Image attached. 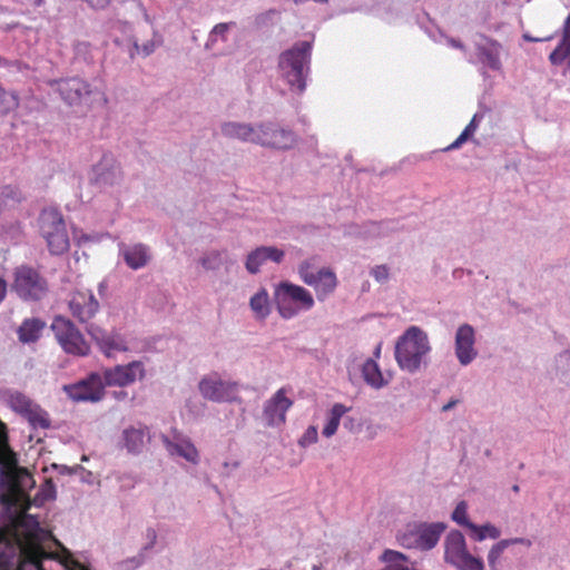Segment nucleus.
<instances>
[{"label": "nucleus", "instance_id": "56", "mask_svg": "<svg viewBox=\"0 0 570 570\" xmlns=\"http://www.w3.org/2000/svg\"><path fill=\"white\" fill-rule=\"evenodd\" d=\"M85 2H87L92 9H96V10H99V9H105L110 0H83Z\"/></svg>", "mask_w": 570, "mask_h": 570}, {"label": "nucleus", "instance_id": "11", "mask_svg": "<svg viewBox=\"0 0 570 570\" xmlns=\"http://www.w3.org/2000/svg\"><path fill=\"white\" fill-rule=\"evenodd\" d=\"M124 174L119 163L112 154H104L101 159L92 166L89 181L99 189H108L122 181Z\"/></svg>", "mask_w": 570, "mask_h": 570}, {"label": "nucleus", "instance_id": "28", "mask_svg": "<svg viewBox=\"0 0 570 570\" xmlns=\"http://www.w3.org/2000/svg\"><path fill=\"white\" fill-rule=\"evenodd\" d=\"M549 60L553 66H561L567 61L568 67H570V14L564 21L562 39L550 53Z\"/></svg>", "mask_w": 570, "mask_h": 570}, {"label": "nucleus", "instance_id": "32", "mask_svg": "<svg viewBox=\"0 0 570 570\" xmlns=\"http://www.w3.org/2000/svg\"><path fill=\"white\" fill-rule=\"evenodd\" d=\"M347 412V407L341 403H336L332 406L328 415V420L323 428L322 434L326 438L333 436L340 425L342 416Z\"/></svg>", "mask_w": 570, "mask_h": 570}, {"label": "nucleus", "instance_id": "6", "mask_svg": "<svg viewBox=\"0 0 570 570\" xmlns=\"http://www.w3.org/2000/svg\"><path fill=\"white\" fill-rule=\"evenodd\" d=\"M39 229L52 255L65 254L70 246L66 224L57 209H43L39 216Z\"/></svg>", "mask_w": 570, "mask_h": 570}, {"label": "nucleus", "instance_id": "44", "mask_svg": "<svg viewBox=\"0 0 570 570\" xmlns=\"http://www.w3.org/2000/svg\"><path fill=\"white\" fill-rule=\"evenodd\" d=\"M199 263L206 271H217L223 264L222 253L218 250H212L205 254L199 259Z\"/></svg>", "mask_w": 570, "mask_h": 570}, {"label": "nucleus", "instance_id": "25", "mask_svg": "<svg viewBox=\"0 0 570 570\" xmlns=\"http://www.w3.org/2000/svg\"><path fill=\"white\" fill-rule=\"evenodd\" d=\"M122 444L128 453L140 454L150 440L149 429L145 425L129 426L122 431Z\"/></svg>", "mask_w": 570, "mask_h": 570}, {"label": "nucleus", "instance_id": "52", "mask_svg": "<svg viewBox=\"0 0 570 570\" xmlns=\"http://www.w3.org/2000/svg\"><path fill=\"white\" fill-rule=\"evenodd\" d=\"M23 518V523L26 527L31 528L33 530L40 529V521L37 515L26 512H20Z\"/></svg>", "mask_w": 570, "mask_h": 570}, {"label": "nucleus", "instance_id": "23", "mask_svg": "<svg viewBox=\"0 0 570 570\" xmlns=\"http://www.w3.org/2000/svg\"><path fill=\"white\" fill-rule=\"evenodd\" d=\"M484 42L476 43V57L478 60L493 71H499L502 68L500 55L502 46L494 39L483 37Z\"/></svg>", "mask_w": 570, "mask_h": 570}, {"label": "nucleus", "instance_id": "4", "mask_svg": "<svg viewBox=\"0 0 570 570\" xmlns=\"http://www.w3.org/2000/svg\"><path fill=\"white\" fill-rule=\"evenodd\" d=\"M446 528L444 522H413L400 531L396 539L405 549L430 551L436 547Z\"/></svg>", "mask_w": 570, "mask_h": 570}, {"label": "nucleus", "instance_id": "31", "mask_svg": "<svg viewBox=\"0 0 570 570\" xmlns=\"http://www.w3.org/2000/svg\"><path fill=\"white\" fill-rule=\"evenodd\" d=\"M249 306L256 318L265 320L271 314V303L267 291L261 288L254 294L249 299Z\"/></svg>", "mask_w": 570, "mask_h": 570}, {"label": "nucleus", "instance_id": "26", "mask_svg": "<svg viewBox=\"0 0 570 570\" xmlns=\"http://www.w3.org/2000/svg\"><path fill=\"white\" fill-rule=\"evenodd\" d=\"M220 132L229 139H238L243 142H250L255 135V124L225 121L220 126Z\"/></svg>", "mask_w": 570, "mask_h": 570}, {"label": "nucleus", "instance_id": "21", "mask_svg": "<svg viewBox=\"0 0 570 570\" xmlns=\"http://www.w3.org/2000/svg\"><path fill=\"white\" fill-rule=\"evenodd\" d=\"M119 254L126 265L134 271L146 267L153 258L150 247L142 243L130 245L121 243L119 244Z\"/></svg>", "mask_w": 570, "mask_h": 570}, {"label": "nucleus", "instance_id": "47", "mask_svg": "<svg viewBox=\"0 0 570 570\" xmlns=\"http://www.w3.org/2000/svg\"><path fill=\"white\" fill-rule=\"evenodd\" d=\"M155 43L154 41H147L141 47L138 45L137 41L132 42V48L129 51L130 58H134L136 53L141 52L145 57L151 55L155 51Z\"/></svg>", "mask_w": 570, "mask_h": 570}, {"label": "nucleus", "instance_id": "18", "mask_svg": "<svg viewBox=\"0 0 570 570\" xmlns=\"http://www.w3.org/2000/svg\"><path fill=\"white\" fill-rule=\"evenodd\" d=\"M86 331L107 357H110L112 352L128 350L125 338L117 332H107L92 323L86 327Z\"/></svg>", "mask_w": 570, "mask_h": 570}, {"label": "nucleus", "instance_id": "20", "mask_svg": "<svg viewBox=\"0 0 570 570\" xmlns=\"http://www.w3.org/2000/svg\"><path fill=\"white\" fill-rule=\"evenodd\" d=\"M285 257V252L275 246H259L248 253L245 267L249 274H257L267 262L281 264Z\"/></svg>", "mask_w": 570, "mask_h": 570}, {"label": "nucleus", "instance_id": "29", "mask_svg": "<svg viewBox=\"0 0 570 570\" xmlns=\"http://www.w3.org/2000/svg\"><path fill=\"white\" fill-rule=\"evenodd\" d=\"M45 326L46 323L40 318H26L17 331L19 341L23 344L38 341Z\"/></svg>", "mask_w": 570, "mask_h": 570}, {"label": "nucleus", "instance_id": "37", "mask_svg": "<svg viewBox=\"0 0 570 570\" xmlns=\"http://www.w3.org/2000/svg\"><path fill=\"white\" fill-rule=\"evenodd\" d=\"M235 22H222L217 23L208 35V39L205 43V49L210 50L214 48L215 43L220 39L222 41H227V35L232 27H235Z\"/></svg>", "mask_w": 570, "mask_h": 570}, {"label": "nucleus", "instance_id": "54", "mask_svg": "<svg viewBox=\"0 0 570 570\" xmlns=\"http://www.w3.org/2000/svg\"><path fill=\"white\" fill-rule=\"evenodd\" d=\"M238 466H239V462L238 461H234V462L225 461L223 463V470L220 472V476L222 478H229L232 475L233 471L238 469Z\"/></svg>", "mask_w": 570, "mask_h": 570}, {"label": "nucleus", "instance_id": "1", "mask_svg": "<svg viewBox=\"0 0 570 570\" xmlns=\"http://www.w3.org/2000/svg\"><path fill=\"white\" fill-rule=\"evenodd\" d=\"M36 481L28 469L18 464L16 454L10 451V458L4 465H0V503L7 510L16 512L29 511L32 507L41 508L49 501H55L57 490L51 479L40 485L33 498L30 491Z\"/></svg>", "mask_w": 570, "mask_h": 570}, {"label": "nucleus", "instance_id": "30", "mask_svg": "<svg viewBox=\"0 0 570 570\" xmlns=\"http://www.w3.org/2000/svg\"><path fill=\"white\" fill-rule=\"evenodd\" d=\"M362 376L367 385L375 390H380L387 385V381L383 377L382 371L374 358H367L362 365Z\"/></svg>", "mask_w": 570, "mask_h": 570}, {"label": "nucleus", "instance_id": "48", "mask_svg": "<svg viewBox=\"0 0 570 570\" xmlns=\"http://www.w3.org/2000/svg\"><path fill=\"white\" fill-rule=\"evenodd\" d=\"M381 560L386 562V563H390L392 566V564L397 563L400 561H407V557L404 553H402V552L386 549L383 552V554L381 557Z\"/></svg>", "mask_w": 570, "mask_h": 570}, {"label": "nucleus", "instance_id": "41", "mask_svg": "<svg viewBox=\"0 0 570 570\" xmlns=\"http://www.w3.org/2000/svg\"><path fill=\"white\" fill-rule=\"evenodd\" d=\"M147 560V553L141 549L139 552L130 558H127L116 564V570H136L141 567Z\"/></svg>", "mask_w": 570, "mask_h": 570}, {"label": "nucleus", "instance_id": "27", "mask_svg": "<svg viewBox=\"0 0 570 570\" xmlns=\"http://www.w3.org/2000/svg\"><path fill=\"white\" fill-rule=\"evenodd\" d=\"M465 551H468V547L463 533L459 530H451L444 539V561L450 563Z\"/></svg>", "mask_w": 570, "mask_h": 570}, {"label": "nucleus", "instance_id": "2", "mask_svg": "<svg viewBox=\"0 0 570 570\" xmlns=\"http://www.w3.org/2000/svg\"><path fill=\"white\" fill-rule=\"evenodd\" d=\"M430 352L428 334L417 326H411L397 338L394 356L402 371L414 374L428 365Z\"/></svg>", "mask_w": 570, "mask_h": 570}, {"label": "nucleus", "instance_id": "35", "mask_svg": "<svg viewBox=\"0 0 570 570\" xmlns=\"http://www.w3.org/2000/svg\"><path fill=\"white\" fill-rule=\"evenodd\" d=\"M469 530L471 531V539L478 542H481L487 538L495 540L501 537V530L491 523H485L482 525L473 523L470 524Z\"/></svg>", "mask_w": 570, "mask_h": 570}, {"label": "nucleus", "instance_id": "36", "mask_svg": "<svg viewBox=\"0 0 570 570\" xmlns=\"http://www.w3.org/2000/svg\"><path fill=\"white\" fill-rule=\"evenodd\" d=\"M60 564L63 567V570H89L85 564L75 559L71 552L61 547V551L55 557ZM37 570H46L41 564L37 566Z\"/></svg>", "mask_w": 570, "mask_h": 570}, {"label": "nucleus", "instance_id": "34", "mask_svg": "<svg viewBox=\"0 0 570 570\" xmlns=\"http://www.w3.org/2000/svg\"><path fill=\"white\" fill-rule=\"evenodd\" d=\"M449 564L456 570H484L483 560L472 556L469 550L453 559Z\"/></svg>", "mask_w": 570, "mask_h": 570}, {"label": "nucleus", "instance_id": "60", "mask_svg": "<svg viewBox=\"0 0 570 570\" xmlns=\"http://www.w3.org/2000/svg\"><path fill=\"white\" fill-rule=\"evenodd\" d=\"M448 43L455 49L465 50V46L459 39L448 38Z\"/></svg>", "mask_w": 570, "mask_h": 570}, {"label": "nucleus", "instance_id": "14", "mask_svg": "<svg viewBox=\"0 0 570 570\" xmlns=\"http://www.w3.org/2000/svg\"><path fill=\"white\" fill-rule=\"evenodd\" d=\"M454 354L462 366L470 365L478 356L475 330L468 323L460 325L455 332Z\"/></svg>", "mask_w": 570, "mask_h": 570}, {"label": "nucleus", "instance_id": "5", "mask_svg": "<svg viewBox=\"0 0 570 570\" xmlns=\"http://www.w3.org/2000/svg\"><path fill=\"white\" fill-rule=\"evenodd\" d=\"M274 302L279 315L285 320L293 318L301 311H309L314 306L312 294L289 282H282L276 286Z\"/></svg>", "mask_w": 570, "mask_h": 570}, {"label": "nucleus", "instance_id": "64", "mask_svg": "<svg viewBox=\"0 0 570 570\" xmlns=\"http://www.w3.org/2000/svg\"><path fill=\"white\" fill-rule=\"evenodd\" d=\"M381 346H382V343H379V345L375 347L374 350V357L379 358L380 355H381Z\"/></svg>", "mask_w": 570, "mask_h": 570}, {"label": "nucleus", "instance_id": "19", "mask_svg": "<svg viewBox=\"0 0 570 570\" xmlns=\"http://www.w3.org/2000/svg\"><path fill=\"white\" fill-rule=\"evenodd\" d=\"M293 401L285 396V389H279L264 404L263 416L268 426H278L285 423L286 412Z\"/></svg>", "mask_w": 570, "mask_h": 570}, {"label": "nucleus", "instance_id": "59", "mask_svg": "<svg viewBox=\"0 0 570 570\" xmlns=\"http://www.w3.org/2000/svg\"><path fill=\"white\" fill-rule=\"evenodd\" d=\"M522 38L529 42H544V41H550L553 38V36L537 38V37H532L530 33H523Z\"/></svg>", "mask_w": 570, "mask_h": 570}, {"label": "nucleus", "instance_id": "57", "mask_svg": "<svg viewBox=\"0 0 570 570\" xmlns=\"http://www.w3.org/2000/svg\"><path fill=\"white\" fill-rule=\"evenodd\" d=\"M0 450H9L7 444L6 425L0 421Z\"/></svg>", "mask_w": 570, "mask_h": 570}, {"label": "nucleus", "instance_id": "22", "mask_svg": "<svg viewBox=\"0 0 570 570\" xmlns=\"http://www.w3.org/2000/svg\"><path fill=\"white\" fill-rule=\"evenodd\" d=\"M163 443L170 455L184 458L186 461L197 464L199 462V452L190 439L180 434L175 435L174 440L163 435Z\"/></svg>", "mask_w": 570, "mask_h": 570}, {"label": "nucleus", "instance_id": "61", "mask_svg": "<svg viewBox=\"0 0 570 570\" xmlns=\"http://www.w3.org/2000/svg\"><path fill=\"white\" fill-rule=\"evenodd\" d=\"M459 402L460 401L458 399H451L446 404L442 406V412L451 411L459 404Z\"/></svg>", "mask_w": 570, "mask_h": 570}, {"label": "nucleus", "instance_id": "63", "mask_svg": "<svg viewBox=\"0 0 570 570\" xmlns=\"http://www.w3.org/2000/svg\"><path fill=\"white\" fill-rule=\"evenodd\" d=\"M14 560H16V553L12 551V552H10V554L4 556V560L1 562L7 566H11L14 563Z\"/></svg>", "mask_w": 570, "mask_h": 570}, {"label": "nucleus", "instance_id": "38", "mask_svg": "<svg viewBox=\"0 0 570 570\" xmlns=\"http://www.w3.org/2000/svg\"><path fill=\"white\" fill-rule=\"evenodd\" d=\"M24 416L28 419L33 428L48 429L50 428V420L48 413L43 411L39 405L33 404Z\"/></svg>", "mask_w": 570, "mask_h": 570}, {"label": "nucleus", "instance_id": "46", "mask_svg": "<svg viewBox=\"0 0 570 570\" xmlns=\"http://www.w3.org/2000/svg\"><path fill=\"white\" fill-rule=\"evenodd\" d=\"M318 436L317 428L314 425H311L306 429V431L303 433V435L298 440V444L302 448H306L311 444L316 443Z\"/></svg>", "mask_w": 570, "mask_h": 570}, {"label": "nucleus", "instance_id": "49", "mask_svg": "<svg viewBox=\"0 0 570 570\" xmlns=\"http://www.w3.org/2000/svg\"><path fill=\"white\" fill-rule=\"evenodd\" d=\"M373 228L377 230V235H386L397 230V223L394 220H386L381 223H373Z\"/></svg>", "mask_w": 570, "mask_h": 570}, {"label": "nucleus", "instance_id": "33", "mask_svg": "<svg viewBox=\"0 0 570 570\" xmlns=\"http://www.w3.org/2000/svg\"><path fill=\"white\" fill-rule=\"evenodd\" d=\"M483 119L482 112H476L468 124V126L464 128V130L460 134V136L451 144L449 145L444 150H454L460 148L465 141L471 139L476 131L480 121Z\"/></svg>", "mask_w": 570, "mask_h": 570}, {"label": "nucleus", "instance_id": "24", "mask_svg": "<svg viewBox=\"0 0 570 570\" xmlns=\"http://www.w3.org/2000/svg\"><path fill=\"white\" fill-rule=\"evenodd\" d=\"M304 283L314 287L318 299H324L335 289L337 281L330 268H321L314 275H305Z\"/></svg>", "mask_w": 570, "mask_h": 570}, {"label": "nucleus", "instance_id": "40", "mask_svg": "<svg viewBox=\"0 0 570 570\" xmlns=\"http://www.w3.org/2000/svg\"><path fill=\"white\" fill-rule=\"evenodd\" d=\"M556 366L561 380L570 384V351H563L557 356Z\"/></svg>", "mask_w": 570, "mask_h": 570}, {"label": "nucleus", "instance_id": "58", "mask_svg": "<svg viewBox=\"0 0 570 570\" xmlns=\"http://www.w3.org/2000/svg\"><path fill=\"white\" fill-rule=\"evenodd\" d=\"M52 468L57 470L60 474H71L76 469H82L80 465L72 469L67 465H59L56 463L52 464Z\"/></svg>", "mask_w": 570, "mask_h": 570}, {"label": "nucleus", "instance_id": "45", "mask_svg": "<svg viewBox=\"0 0 570 570\" xmlns=\"http://www.w3.org/2000/svg\"><path fill=\"white\" fill-rule=\"evenodd\" d=\"M1 105L3 106L2 112L7 114L19 106V98L16 92H6L1 88Z\"/></svg>", "mask_w": 570, "mask_h": 570}, {"label": "nucleus", "instance_id": "39", "mask_svg": "<svg viewBox=\"0 0 570 570\" xmlns=\"http://www.w3.org/2000/svg\"><path fill=\"white\" fill-rule=\"evenodd\" d=\"M20 202V193L17 188L7 185L0 187V213Z\"/></svg>", "mask_w": 570, "mask_h": 570}, {"label": "nucleus", "instance_id": "17", "mask_svg": "<svg viewBox=\"0 0 570 570\" xmlns=\"http://www.w3.org/2000/svg\"><path fill=\"white\" fill-rule=\"evenodd\" d=\"M514 544H523L530 548L532 542L525 538L502 539L494 543L488 552V564L490 570H510L512 561L505 553Z\"/></svg>", "mask_w": 570, "mask_h": 570}, {"label": "nucleus", "instance_id": "10", "mask_svg": "<svg viewBox=\"0 0 570 570\" xmlns=\"http://www.w3.org/2000/svg\"><path fill=\"white\" fill-rule=\"evenodd\" d=\"M50 86L70 107L87 104L91 96L98 94L88 81L79 77L53 80Z\"/></svg>", "mask_w": 570, "mask_h": 570}, {"label": "nucleus", "instance_id": "55", "mask_svg": "<svg viewBox=\"0 0 570 570\" xmlns=\"http://www.w3.org/2000/svg\"><path fill=\"white\" fill-rule=\"evenodd\" d=\"M316 272L313 271V265L309 261H303L299 265H298V274L302 278V281L304 282V276L305 275H314Z\"/></svg>", "mask_w": 570, "mask_h": 570}, {"label": "nucleus", "instance_id": "15", "mask_svg": "<svg viewBox=\"0 0 570 570\" xmlns=\"http://www.w3.org/2000/svg\"><path fill=\"white\" fill-rule=\"evenodd\" d=\"M198 390L204 399L222 403L235 399L236 384L214 376H205L198 383Z\"/></svg>", "mask_w": 570, "mask_h": 570}, {"label": "nucleus", "instance_id": "9", "mask_svg": "<svg viewBox=\"0 0 570 570\" xmlns=\"http://www.w3.org/2000/svg\"><path fill=\"white\" fill-rule=\"evenodd\" d=\"M51 330L61 348L75 356H86L90 346L76 325L65 316H56L51 323Z\"/></svg>", "mask_w": 570, "mask_h": 570}, {"label": "nucleus", "instance_id": "3", "mask_svg": "<svg viewBox=\"0 0 570 570\" xmlns=\"http://www.w3.org/2000/svg\"><path fill=\"white\" fill-rule=\"evenodd\" d=\"M311 55L312 43L309 41H299L291 49L282 52L278 59L282 78L298 94H302L306 88Z\"/></svg>", "mask_w": 570, "mask_h": 570}, {"label": "nucleus", "instance_id": "43", "mask_svg": "<svg viewBox=\"0 0 570 570\" xmlns=\"http://www.w3.org/2000/svg\"><path fill=\"white\" fill-rule=\"evenodd\" d=\"M451 519L456 524L470 529V524L473 522L468 518V503L465 501H460L453 512L451 513Z\"/></svg>", "mask_w": 570, "mask_h": 570}, {"label": "nucleus", "instance_id": "50", "mask_svg": "<svg viewBox=\"0 0 570 570\" xmlns=\"http://www.w3.org/2000/svg\"><path fill=\"white\" fill-rule=\"evenodd\" d=\"M371 275L376 282L383 284L389 279V268L386 265H377L372 268Z\"/></svg>", "mask_w": 570, "mask_h": 570}, {"label": "nucleus", "instance_id": "12", "mask_svg": "<svg viewBox=\"0 0 570 570\" xmlns=\"http://www.w3.org/2000/svg\"><path fill=\"white\" fill-rule=\"evenodd\" d=\"M63 390L76 402H98L105 395L102 377L97 372L90 373L73 384L65 385Z\"/></svg>", "mask_w": 570, "mask_h": 570}, {"label": "nucleus", "instance_id": "8", "mask_svg": "<svg viewBox=\"0 0 570 570\" xmlns=\"http://www.w3.org/2000/svg\"><path fill=\"white\" fill-rule=\"evenodd\" d=\"M12 287L17 295L26 302L41 301L49 292L46 277L29 266L17 268Z\"/></svg>", "mask_w": 570, "mask_h": 570}, {"label": "nucleus", "instance_id": "13", "mask_svg": "<svg viewBox=\"0 0 570 570\" xmlns=\"http://www.w3.org/2000/svg\"><path fill=\"white\" fill-rule=\"evenodd\" d=\"M100 375L102 377L104 387H125L145 377V366L140 361H132L126 365H115L104 368Z\"/></svg>", "mask_w": 570, "mask_h": 570}, {"label": "nucleus", "instance_id": "62", "mask_svg": "<svg viewBox=\"0 0 570 570\" xmlns=\"http://www.w3.org/2000/svg\"><path fill=\"white\" fill-rule=\"evenodd\" d=\"M112 396L118 400V401H121V400H125L128 397V393L124 390H120V391H114L112 392Z\"/></svg>", "mask_w": 570, "mask_h": 570}, {"label": "nucleus", "instance_id": "51", "mask_svg": "<svg viewBox=\"0 0 570 570\" xmlns=\"http://www.w3.org/2000/svg\"><path fill=\"white\" fill-rule=\"evenodd\" d=\"M146 539L148 542L141 548V550L147 553L150 551L157 541V531L154 528H147L145 533Z\"/></svg>", "mask_w": 570, "mask_h": 570}, {"label": "nucleus", "instance_id": "7", "mask_svg": "<svg viewBox=\"0 0 570 570\" xmlns=\"http://www.w3.org/2000/svg\"><path fill=\"white\" fill-rule=\"evenodd\" d=\"M297 135L289 128L273 120L255 122V135L252 144L264 148L286 151L297 144Z\"/></svg>", "mask_w": 570, "mask_h": 570}, {"label": "nucleus", "instance_id": "53", "mask_svg": "<svg viewBox=\"0 0 570 570\" xmlns=\"http://www.w3.org/2000/svg\"><path fill=\"white\" fill-rule=\"evenodd\" d=\"M278 16V11L275 9H271L264 13H261L256 17V24L264 26L267 21L273 20L274 17Z\"/></svg>", "mask_w": 570, "mask_h": 570}, {"label": "nucleus", "instance_id": "16", "mask_svg": "<svg viewBox=\"0 0 570 570\" xmlns=\"http://www.w3.org/2000/svg\"><path fill=\"white\" fill-rule=\"evenodd\" d=\"M69 311L80 323H87L99 311V302L91 291H77L71 294Z\"/></svg>", "mask_w": 570, "mask_h": 570}, {"label": "nucleus", "instance_id": "42", "mask_svg": "<svg viewBox=\"0 0 570 570\" xmlns=\"http://www.w3.org/2000/svg\"><path fill=\"white\" fill-rule=\"evenodd\" d=\"M10 404L11 407L21 413L26 414L28 411H30V407L35 404L29 397H27L24 394L20 392L12 393L10 395Z\"/></svg>", "mask_w": 570, "mask_h": 570}]
</instances>
